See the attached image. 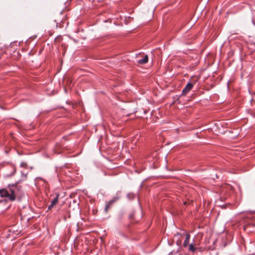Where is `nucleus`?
Masks as SVG:
<instances>
[{"mask_svg":"<svg viewBox=\"0 0 255 255\" xmlns=\"http://www.w3.org/2000/svg\"><path fill=\"white\" fill-rule=\"evenodd\" d=\"M148 56L147 55H146L144 56L143 58L138 60L137 61V63L139 64H141V65L144 64L148 62Z\"/></svg>","mask_w":255,"mask_h":255,"instance_id":"nucleus-7","label":"nucleus"},{"mask_svg":"<svg viewBox=\"0 0 255 255\" xmlns=\"http://www.w3.org/2000/svg\"><path fill=\"white\" fill-rule=\"evenodd\" d=\"M2 200L0 199V202H2Z\"/></svg>","mask_w":255,"mask_h":255,"instance_id":"nucleus-10","label":"nucleus"},{"mask_svg":"<svg viewBox=\"0 0 255 255\" xmlns=\"http://www.w3.org/2000/svg\"><path fill=\"white\" fill-rule=\"evenodd\" d=\"M23 195L22 187L17 184H9L6 189L0 190V197L4 198L5 201H13L16 198H20Z\"/></svg>","mask_w":255,"mask_h":255,"instance_id":"nucleus-1","label":"nucleus"},{"mask_svg":"<svg viewBox=\"0 0 255 255\" xmlns=\"http://www.w3.org/2000/svg\"><path fill=\"white\" fill-rule=\"evenodd\" d=\"M188 247L189 251L194 253L196 251V248L193 243L189 244Z\"/></svg>","mask_w":255,"mask_h":255,"instance_id":"nucleus-8","label":"nucleus"},{"mask_svg":"<svg viewBox=\"0 0 255 255\" xmlns=\"http://www.w3.org/2000/svg\"><path fill=\"white\" fill-rule=\"evenodd\" d=\"M1 55H2L1 52H0V59H1Z\"/></svg>","mask_w":255,"mask_h":255,"instance_id":"nucleus-9","label":"nucleus"},{"mask_svg":"<svg viewBox=\"0 0 255 255\" xmlns=\"http://www.w3.org/2000/svg\"><path fill=\"white\" fill-rule=\"evenodd\" d=\"M185 236H186V238L184 241L183 246L184 247L186 248L189 245L190 236L189 234H187L185 235Z\"/></svg>","mask_w":255,"mask_h":255,"instance_id":"nucleus-6","label":"nucleus"},{"mask_svg":"<svg viewBox=\"0 0 255 255\" xmlns=\"http://www.w3.org/2000/svg\"><path fill=\"white\" fill-rule=\"evenodd\" d=\"M65 19V16L62 15V11L59 13H57L55 15L54 21L56 23V27H61L60 22H63L64 20Z\"/></svg>","mask_w":255,"mask_h":255,"instance_id":"nucleus-3","label":"nucleus"},{"mask_svg":"<svg viewBox=\"0 0 255 255\" xmlns=\"http://www.w3.org/2000/svg\"><path fill=\"white\" fill-rule=\"evenodd\" d=\"M59 200V195L57 194L56 197L51 201V204L48 207V209H51L54 206H55Z\"/></svg>","mask_w":255,"mask_h":255,"instance_id":"nucleus-5","label":"nucleus"},{"mask_svg":"<svg viewBox=\"0 0 255 255\" xmlns=\"http://www.w3.org/2000/svg\"><path fill=\"white\" fill-rule=\"evenodd\" d=\"M197 81V79L196 77L195 78V79L194 77H192V79H190V82L186 84L185 87L183 89L182 94L183 95H186V94L192 89Z\"/></svg>","mask_w":255,"mask_h":255,"instance_id":"nucleus-2","label":"nucleus"},{"mask_svg":"<svg viewBox=\"0 0 255 255\" xmlns=\"http://www.w3.org/2000/svg\"><path fill=\"white\" fill-rule=\"evenodd\" d=\"M119 199L118 197H115L113 199L110 200L106 205L105 208V211L107 213L109 209L111 207L113 204Z\"/></svg>","mask_w":255,"mask_h":255,"instance_id":"nucleus-4","label":"nucleus"}]
</instances>
